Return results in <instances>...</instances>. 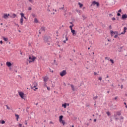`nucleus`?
<instances>
[{
    "instance_id": "obj_33",
    "label": "nucleus",
    "mask_w": 127,
    "mask_h": 127,
    "mask_svg": "<svg viewBox=\"0 0 127 127\" xmlns=\"http://www.w3.org/2000/svg\"><path fill=\"white\" fill-rule=\"evenodd\" d=\"M65 41H68V37L67 36V35L65 36Z\"/></svg>"
},
{
    "instance_id": "obj_48",
    "label": "nucleus",
    "mask_w": 127,
    "mask_h": 127,
    "mask_svg": "<svg viewBox=\"0 0 127 127\" xmlns=\"http://www.w3.org/2000/svg\"><path fill=\"white\" fill-rule=\"evenodd\" d=\"M118 37V35H115L114 36V38H117Z\"/></svg>"
},
{
    "instance_id": "obj_45",
    "label": "nucleus",
    "mask_w": 127,
    "mask_h": 127,
    "mask_svg": "<svg viewBox=\"0 0 127 127\" xmlns=\"http://www.w3.org/2000/svg\"><path fill=\"white\" fill-rule=\"evenodd\" d=\"M28 9V10H31V9H32V8H31V7H29Z\"/></svg>"
},
{
    "instance_id": "obj_53",
    "label": "nucleus",
    "mask_w": 127,
    "mask_h": 127,
    "mask_svg": "<svg viewBox=\"0 0 127 127\" xmlns=\"http://www.w3.org/2000/svg\"><path fill=\"white\" fill-rule=\"evenodd\" d=\"M121 89H123L124 88V85H122L121 86Z\"/></svg>"
},
{
    "instance_id": "obj_8",
    "label": "nucleus",
    "mask_w": 127,
    "mask_h": 127,
    "mask_svg": "<svg viewBox=\"0 0 127 127\" xmlns=\"http://www.w3.org/2000/svg\"><path fill=\"white\" fill-rule=\"evenodd\" d=\"M71 32L72 33V35L73 36H76L77 34L76 33V31H75V30H71Z\"/></svg>"
},
{
    "instance_id": "obj_47",
    "label": "nucleus",
    "mask_w": 127,
    "mask_h": 127,
    "mask_svg": "<svg viewBox=\"0 0 127 127\" xmlns=\"http://www.w3.org/2000/svg\"><path fill=\"white\" fill-rule=\"evenodd\" d=\"M117 15H118V16H121V13H118Z\"/></svg>"
},
{
    "instance_id": "obj_49",
    "label": "nucleus",
    "mask_w": 127,
    "mask_h": 127,
    "mask_svg": "<svg viewBox=\"0 0 127 127\" xmlns=\"http://www.w3.org/2000/svg\"><path fill=\"white\" fill-rule=\"evenodd\" d=\"M118 12H122V9H119L118 11Z\"/></svg>"
},
{
    "instance_id": "obj_36",
    "label": "nucleus",
    "mask_w": 127,
    "mask_h": 127,
    "mask_svg": "<svg viewBox=\"0 0 127 127\" xmlns=\"http://www.w3.org/2000/svg\"><path fill=\"white\" fill-rule=\"evenodd\" d=\"M30 2H31V3H33L34 2V1L33 0H28Z\"/></svg>"
},
{
    "instance_id": "obj_57",
    "label": "nucleus",
    "mask_w": 127,
    "mask_h": 127,
    "mask_svg": "<svg viewBox=\"0 0 127 127\" xmlns=\"http://www.w3.org/2000/svg\"><path fill=\"white\" fill-rule=\"evenodd\" d=\"M0 44H2V41H0Z\"/></svg>"
},
{
    "instance_id": "obj_7",
    "label": "nucleus",
    "mask_w": 127,
    "mask_h": 127,
    "mask_svg": "<svg viewBox=\"0 0 127 127\" xmlns=\"http://www.w3.org/2000/svg\"><path fill=\"white\" fill-rule=\"evenodd\" d=\"M126 18H127V15L126 14H123L122 16V19H123V20H126Z\"/></svg>"
},
{
    "instance_id": "obj_24",
    "label": "nucleus",
    "mask_w": 127,
    "mask_h": 127,
    "mask_svg": "<svg viewBox=\"0 0 127 127\" xmlns=\"http://www.w3.org/2000/svg\"><path fill=\"white\" fill-rule=\"evenodd\" d=\"M73 26H74V24H72V25L69 26V28H70V30H73Z\"/></svg>"
},
{
    "instance_id": "obj_41",
    "label": "nucleus",
    "mask_w": 127,
    "mask_h": 127,
    "mask_svg": "<svg viewBox=\"0 0 127 127\" xmlns=\"http://www.w3.org/2000/svg\"><path fill=\"white\" fill-rule=\"evenodd\" d=\"M47 88L48 91H50V87L47 86Z\"/></svg>"
},
{
    "instance_id": "obj_28",
    "label": "nucleus",
    "mask_w": 127,
    "mask_h": 127,
    "mask_svg": "<svg viewBox=\"0 0 127 127\" xmlns=\"http://www.w3.org/2000/svg\"><path fill=\"white\" fill-rule=\"evenodd\" d=\"M115 117V120H116V121H119V120H120V119L117 118V115H114Z\"/></svg>"
},
{
    "instance_id": "obj_4",
    "label": "nucleus",
    "mask_w": 127,
    "mask_h": 127,
    "mask_svg": "<svg viewBox=\"0 0 127 127\" xmlns=\"http://www.w3.org/2000/svg\"><path fill=\"white\" fill-rule=\"evenodd\" d=\"M66 74L67 72L65 70H63L60 73V76H61V77H64V76H65V75H66Z\"/></svg>"
},
{
    "instance_id": "obj_19",
    "label": "nucleus",
    "mask_w": 127,
    "mask_h": 127,
    "mask_svg": "<svg viewBox=\"0 0 127 127\" xmlns=\"http://www.w3.org/2000/svg\"><path fill=\"white\" fill-rule=\"evenodd\" d=\"M15 117H16L17 122H18V119H19V115H18L17 114H15Z\"/></svg>"
},
{
    "instance_id": "obj_59",
    "label": "nucleus",
    "mask_w": 127,
    "mask_h": 127,
    "mask_svg": "<svg viewBox=\"0 0 127 127\" xmlns=\"http://www.w3.org/2000/svg\"><path fill=\"white\" fill-rule=\"evenodd\" d=\"M94 122H97V119H94Z\"/></svg>"
},
{
    "instance_id": "obj_9",
    "label": "nucleus",
    "mask_w": 127,
    "mask_h": 127,
    "mask_svg": "<svg viewBox=\"0 0 127 127\" xmlns=\"http://www.w3.org/2000/svg\"><path fill=\"white\" fill-rule=\"evenodd\" d=\"M33 84H34L33 88H35L36 90H38V88L36 87H37V85H38L37 83L34 82Z\"/></svg>"
},
{
    "instance_id": "obj_50",
    "label": "nucleus",
    "mask_w": 127,
    "mask_h": 127,
    "mask_svg": "<svg viewBox=\"0 0 127 127\" xmlns=\"http://www.w3.org/2000/svg\"><path fill=\"white\" fill-rule=\"evenodd\" d=\"M94 75H98V73H97L96 72H94Z\"/></svg>"
},
{
    "instance_id": "obj_20",
    "label": "nucleus",
    "mask_w": 127,
    "mask_h": 127,
    "mask_svg": "<svg viewBox=\"0 0 127 127\" xmlns=\"http://www.w3.org/2000/svg\"><path fill=\"white\" fill-rule=\"evenodd\" d=\"M70 87L71 88V90H72L73 91H75V87H74L73 85L71 84Z\"/></svg>"
},
{
    "instance_id": "obj_62",
    "label": "nucleus",
    "mask_w": 127,
    "mask_h": 127,
    "mask_svg": "<svg viewBox=\"0 0 127 127\" xmlns=\"http://www.w3.org/2000/svg\"><path fill=\"white\" fill-rule=\"evenodd\" d=\"M124 105H125V106H127V103L125 102Z\"/></svg>"
},
{
    "instance_id": "obj_46",
    "label": "nucleus",
    "mask_w": 127,
    "mask_h": 127,
    "mask_svg": "<svg viewBox=\"0 0 127 127\" xmlns=\"http://www.w3.org/2000/svg\"><path fill=\"white\" fill-rule=\"evenodd\" d=\"M19 127H22V125L21 124H19Z\"/></svg>"
},
{
    "instance_id": "obj_42",
    "label": "nucleus",
    "mask_w": 127,
    "mask_h": 127,
    "mask_svg": "<svg viewBox=\"0 0 127 127\" xmlns=\"http://www.w3.org/2000/svg\"><path fill=\"white\" fill-rule=\"evenodd\" d=\"M44 87H46V88H47V85H46V83L45 82V83H44Z\"/></svg>"
},
{
    "instance_id": "obj_18",
    "label": "nucleus",
    "mask_w": 127,
    "mask_h": 127,
    "mask_svg": "<svg viewBox=\"0 0 127 127\" xmlns=\"http://www.w3.org/2000/svg\"><path fill=\"white\" fill-rule=\"evenodd\" d=\"M116 34V33L113 31H111V35L112 37L114 36Z\"/></svg>"
},
{
    "instance_id": "obj_10",
    "label": "nucleus",
    "mask_w": 127,
    "mask_h": 127,
    "mask_svg": "<svg viewBox=\"0 0 127 127\" xmlns=\"http://www.w3.org/2000/svg\"><path fill=\"white\" fill-rule=\"evenodd\" d=\"M6 66H7V67H11V65H12V64H11V63L9 62H7L6 63Z\"/></svg>"
},
{
    "instance_id": "obj_22",
    "label": "nucleus",
    "mask_w": 127,
    "mask_h": 127,
    "mask_svg": "<svg viewBox=\"0 0 127 127\" xmlns=\"http://www.w3.org/2000/svg\"><path fill=\"white\" fill-rule=\"evenodd\" d=\"M12 17L13 18H15V17H16V15L15 14V13H13V14H12Z\"/></svg>"
},
{
    "instance_id": "obj_44",
    "label": "nucleus",
    "mask_w": 127,
    "mask_h": 127,
    "mask_svg": "<svg viewBox=\"0 0 127 127\" xmlns=\"http://www.w3.org/2000/svg\"><path fill=\"white\" fill-rule=\"evenodd\" d=\"M112 20H113V21L116 20V18L113 17V18H112Z\"/></svg>"
},
{
    "instance_id": "obj_54",
    "label": "nucleus",
    "mask_w": 127,
    "mask_h": 127,
    "mask_svg": "<svg viewBox=\"0 0 127 127\" xmlns=\"http://www.w3.org/2000/svg\"><path fill=\"white\" fill-rule=\"evenodd\" d=\"M109 28H110V29H112V25L109 26Z\"/></svg>"
},
{
    "instance_id": "obj_6",
    "label": "nucleus",
    "mask_w": 127,
    "mask_h": 127,
    "mask_svg": "<svg viewBox=\"0 0 127 127\" xmlns=\"http://www.w3.org/2000/svg\"><path fill=\"white\" fill-rule=\"evenodd\" d=\"M19 95L21 98V99H24V94L22 92H19Z\"/></svg>"
},
{
    "instance_id": "obj_31",
    "label": "nucleus",
    "mask_w": 127,
    "mask_h": 127,
    "mask_svg": "<svg viewBox=\"0 0 127 127\" xmlns=\"http://www.w3.org/2000/svg\"><path fill=\"white\" fill-rule=\"evenodd\" d=\"M59 9H63V10H65L64 8V5H63V7L59 8Z\"/></svg>"
},
{
    "instance_id": "obj_1",
    "label": "nucleus",
    "mask_w": 127,
    "mask_h": 127,
    "mask_svg": "<svg viewBox=\"0 0 127 127\" xmlns=\"http://www.w3.org/2000/svg\"><path fill=\"white\" fill-rule=\"evenodd\" d=\"M52 42V40H51L50 37L46 36L44 37V43H47L48 45H50V43Z\"/></svg>"
},
{
    "instance_id": "obj_52",
    "label": "nucleus",
    "mask_w": 127,
    "mask_h": 127,
    "mask_svg": "<svg viewBox=\"0 0 127 127\" xmlns=\"http://www.w3.org/2000/svg\"><path fill=\"white\" fill-rule=\"evenodd\" d=\"M115 100H118V96H116L115 97Z\"/></svg>"
},
{
    "instance_id": "obj_27",
    "label": "nucleus",
    "mask_w": 127,
    "mask_h": 127,
    "mask_svg": "<svg viewBox=\"0 0 127 127\" xmlns=\"http://www.w3.org/2000/svg\"><path fill=\"white\" fill-rule=\"evenodd\" d=\"M34 22L36 23H38V20H37V18H35L34 19Z\"/></svg>"
},
{
    "instance_id": "obj_43",
    "label": "nucleus",
    "mask_w": 127,
    "mask_h": 127,
    "mask_svg": "<svg viewBox=\"0 0 127 127\" xmlns=\"http://www.w3.org/2000/svg\"><path fill=\"white\" fill-rule=\"evenodd\" d=\"M98 80H99L100 81H102V77H99L98 78Z\"/></svg>"
},
{
    "instance_id": "obj_60",
    "label": "nucleus",
    "mask_w": 127,
    "mask_h": 127,
    "mask_svg": "<svg viewBox=\"0 0 127 127\" xmlns=\"http://www.w3.org/2000/svg\"><path fill=\"white\" fill-rule=\"evenodd\" d=\"M63 42H64V43H66V40H64V41H63Z\"/></svg>"
},
{
    "instance_id": "obj_58",
    "label": "nucleus",
    "mask_w": 127,
    "mask_h": 127,
    "mask_svg": "<svg viewBox=\"0 0 127 127\" xmlns=\"http://www.w3.org/2000/svg\"><path fill=\"white\" fill-rule=\"evenodd\" d=\"M47 10H48V11H49V12H50V9L49 8H48V9H47Z\"/></svg>"
},
{
    "instance_id": "obj_56",
    "label": "nucleus",
    "mask_w": 127,
    "mask_h": 127,
    "mask_svg": "<svg viewBox=\"0 0 127 127\" xmlns=\"http://www.w3.org/2000/svg\"><path fill=\"white\" fill-rule=\"evenodd\" d=\"M15 25H16V26H18V27H19V25L18 24H15Z\"/></svg>"
},
{
    "instance_id": "obj_39",
    "label": "nucleus",
    "mask_w": 127,
    "mask_h": 127,
    "mask_svg": "<svg viewBox=\"0 0 127 127\" xmlns=\"http://www.w3.org/2000/svg\"><path fill=\"white\" fill-rule=\"evenodd\" d=\"M105 59H106V60H110V58H109V57H106L105 58Z\"/></svg>"
},
{
    "instance_id": "obj_40",
    "label": "nucleus",
    "mask_w": 127,
    "mask_h": 127,
    "mask_svg": "<svg viewBox=\"0 0 127 127\" xmlns=\"http://www.w3.org/2000/svg\"><path fill=\"white\" fill-rule=\"evenodd\" d=\"M56 34H57V36H59L58 33H59V32H58V31H56Z\"/></svg>"
},
{
    "instance_id": "obj_32",
    "label": "nucleus",
    "mask_w": 127,
    "mask_h": 127,
    "mask_svg": "<svg viewBox=\"0 0 127 127\" xmlns=\"http://www.w3.org/2000/svg\"><path fill=\"white\" fill-rule=\"evenodd\" d=\"M110 62H111V63L112 64H114L115 63L114 62V60H112V59H110Z\"/></svg>"
},
{
    "instance_id": "obj_26",
    "label": "nucleus",
    "mask_w": 127,
    "mask_h": 127,
    "mask_svg": "<svg viewBox=\"0 0 127 127\" xmlns=\"http://www.w3.org/2000/svg\"><path fill=\"white\" fill-rule=\"evenodd\" d=\"M76 12H78V14H81V10H76Z\"/></svg>"
},
{
    "instance_id": "obj_13",
    "label": "nucleus",
    "mask_w": 127,
    "mask_h": 127,
    "mask_svg": "<svg viewBox=\"0 0 127 127\" xmlns=\"http://www.w3.org/2000/svg\"><path fill=\"white\" fill-rule=\"evenodd\" d=\"M124 29V32H122L121 34H125L126 33V31H127V27H125Z\"/></svg>"
},
{
    "instance_id": "obj_21",
    "label": "nucleus",
    "mask_w": 127,
    "mask_h": 127,
    "mask_svg": "<svg viewBox=\"0 0 127 127\" xmlns=\"http://www.w3.org/2000/svg\"><path fill=\"white\" fill-rule=\"evenodd\" d=\"M20 14L21 15V18H23V17H24V13L21 12Z\"/></svg>"
},
{
    "instance_id": "obj_3",
    "label": "nucleus",
    "mask_w": 127,
    "mask_h": 127,
    "mask_svg": "<svg viewBox=\"0 0 127 127\" xmlns=\"http://www.w3.org/2000/svg\"><path fill=\"white\" fill-rule=\"evenodd\" d=\"M59 122L61 124H62L64 126H65V121L63 120V115H61L59 117Z\"/></svg>"
},
{
    "instance_id": "obj_64",
    "label": "nucleus",
    "mask_w": 127,
    "mask_h": 127,
    "mask_svg": "<svg viewBox=\"0 0 127 127\" xmlns=\"http://www.w3.org/2000/svg\"><path fill=\"white\" fill-rule=\"evenodd\" d=\"M125 107H126V109H127V105H126Z\"/></svg>"
},
{
    "instance_id": "obj_34",
    "label": "nucleus",
    "mask_w": 127,
    "mask_h": 127,
    "mask_svg": "<svg viewBox=\"0 0 127 127\" xmlns=\"http://www.w3.org/2000/svg\"><path fill=\"white\" fill-rule=\"evenodd\" d=\"M97 99H98V96L93 97V100H97Z\"/></svg>"
},
{
    "instance_id": "obj_25",
    "label": "nucleus",
    "mask_w": 127,
    "mask_h": 127,
    "mask_svg": "<svg viewBox=\"0 0 127 127\" xmlns=\"http://www.w3.org/2000/svg\"><path fill=\"white\" fill-rule=\"evenodd\" d=\"M41 30H42V31H45V27H41Z\"/></svg>"
},
{
    "instance_id": "obj_23",
    "label": "nucleus",
    "mask_w": 127,
    "mask_h": 127,
    "mask_svg": "<svg viewBox=\"0 0 127 127\" xmlns=\"http://www.w3.org/2000/svg\"><path fill=\"white\" fill-rule=\"evenodd\" d=\"M3 39L4 41H8V39L5 37H3Z\"/></svg>"
},
{
    "instance_id": "obj_55",
    "label": "nucleus",
    "mask_w": 127,
    "mask_h": 127,
    "mask_svg": "<svg viewBox=\"0 0 127 127\" xmlns=\"http://www.w3.org/2000/svg\"><path fill=\"white\" fill-rule=\"evenodd\" d=\"M82 17H83V18H84V19H85V18H86V17H85V16H84V15H82Z\"/></svg>"
},
{
    "instance_id": "obj_17",
    "label": "nucleus",
    "mask_w": 127,
    "mask_h": 127,
    "mask_svg": "<svg viewBox=\"0 0 127 127\" xmlns=\"http://www.w3.org/2000/svg\"><path fill=\"white\" fill-rule=\"evenodd\" d=\"M116 114H117L116 116H122V112L120 111H117L116 112Z\"/></svg>"
},
{
    "instance_id": "obj_61",
    "label": "nucleus",
    "mask_w": 127,
    "mask_h": 127,
    "mask_svg": "<svg viewBox=\"0 0 127 127\" xmlns=\"http://www.w3.org/2000/svg\"><path fill=\"white\" fill-rule=\"evenodd\" d=\"M107 40H108V41L109 42H111V40H110V39H108Z\"/></svg>"
},
{
    "instance_id": "obj_37",
    "label": "nucleus",
    "mask_w": 127,
    "mask_h": 127,
    "mask_svg": "<svg viewBox=\"0 0 127 127\" xmlns=\"http://www.w3.org/2000/svg\"><path fill=\"white\" fill-rule=\"evenodd\" d=\"M1 124H2V125H3L4 124H5V122L3 120H2L1 122Z\"/></svg>"
},
{
    "instance_id": "obj_12",
    "label": "nucleus",
    "mask_w": 127,
    "mask_h": 127,
    "mask_svg": "<svg viewBox=\"0 0 127 127\" xmlns=\"http://www.w3.org/2000/svg\"><path fill=\"white\" fill-rule=\"evenodd\" d=\"M20 23L21 25H23V18H21L20 19Z\"/></svg>"
},
{
    "instance_id": "obj_14",
    "label": "nucleus",
    "mask_w": 127,
    "mask_h": 127,
    "mask_svg": "<svg viewBox=\"0 0 127 127\" xmlns=\"http://www.w3.org/2000/svg\"><path fill=\"white\" fill-rule=\"evenodd\" d=\"M44 81L45 83H46L48 81V77L47 76H45V77H44Z\"/></svg>"
},
{
    "instance_id": "obj_5",
    "label": "nucleus",
    "mask_w": 127,
    "mask_h": 127,
    "mask_svg": "<svg viewBox=\"0 0 127 127\" xmlns=\"http://www.w3.org/2000/svg\"><path fill=\"white\" fill-rule=\"evenodd\" d=\"M95 4H96L97 7H99V6H100V3H99V2H96V1H93L92 2L91 6H92V5H95Z\"/></svg>"
},
{
    "instance_id": "obj_51",
    "label": "nucleus",
    "mask_w": 127,
    "mask_h": 127,
    "mask_svg": "<svg viewBox=\"0 0 127 127\" xmlns=\"http://www.w3.org/2000/svg\"><path fill=\"white\" fill-rule=\"evenodd\" d=\"M25 125H27V121H25Z\"/></svg>"
},
{
    "instance_id": "obj_15",
    "label": "nucleus",
    "mask_w": 127,
    "mask_h": 127,
    "mask_svg": "<svg viewBox=\"0 0 127 127\" xmlns=\"http://www.w3.org/2000/svg\"><path fill=\"white\" fill-rule=\"evenodd\" d=\"M62 107L64 109H66L67 108V103H64V104H62Z\"/></svg>"
},
{
    "instance_id": "obj_35",
    "label": "nucleus",
    "mask_w": 127,
    "mask_h": 127,
    "mask_svg": "<svg viewBox=\"0 0 127 127\" xmlns=\"http://www.w3.org/2000/svg\"><path fill=\"white\" fill-rule=\"evenodd\" d=\"M57 45H58L59 47H60V44H59V42L58 41L57 42Z\"/></svg>"
},
{
    "instance_id": "obj_63",
    "label": "nucleus",
    "mask_w": 127,
    "mask_h": 127,
    "mask_svg": "<svg viewBox=\"0 0 127 127\" xmlns=\"http://www.w3.org/2000/svg\"><path fill=\"white\" fill-rule=\"evenodd\" d=\"M50 124H53V122H50Z\"/></svg>"
},
{
    "instance_id": "obj_11",
    "label": "nucleus",
    "mask_w": 127,
    "mask_h": 127,
    "mask_svg": "<svg viewBox=\"0 0 127 127\" xmlns=\"http://www.w3.org/2000/svg\"><path fill=\"white\" fill-rule=\"evenodd\" d=\"M120 123H124V117L121 116L120 117Z\"/></svg>"
},
{
    "instance_id": "obj_29",
    "label": "nucleus",
    "mask_w": 127,
    "mask_h": 127,
    "mask_svg": "<svg viewBox=\"0 0 127 127\" xmlns=\"http://www.w3.org/2000/svg\"><path fill=\"white\" fill-rule=\"evenodd\" d=\"M78 5H79L80 7H82L83 6V4L81 3L80 2H78Z\"/></svg>"
},
{
    "instance_id": "obj_38",
    "label": "nucleus",
    "mask_w": 127,
    "mask_h": 127,
    "mask_svg": "<svg viewBox=\"0 0 127 127\" xmlns=\"http://www.w3.org/2000/svg\"><path fill=\"white\" fill-rule=\"evenodd\" d=\"M5 106H6V109H7V110H10V108H9V107H8V106H7V105H5Z\"/></svg>"
},
{
    "instance_id": "obj_16",
    "label": "nucleus",
    "mask_w": 127,
    "mask_h": 127,
    "mask_svg": "<svg viewBox=\"0 0 127 127\" xmlns=\"http://www.w3.org/2000/svg\"><path fill=\"white\" fill-rule=\"evenodd\" d=\"M3 18H4L5 19H7V18H8L7 14L5 13L3 14Z\"/></svg>"
},
{
    "instance_id": "obj_2",
    "label": "nucleus",
    "mask_w": 127,
    "mask_h": 127,
    "mask_svg": "<svg viewBox=\"0 0 127 127\" xmlns=\"http://www.w3.org/2000/svg\"><path fill=\"white\" fill-rule=\"evenodd\" d=\"M29 63H31L32 62H34L35 61V59H36V57L33 56H29Z\"/></svg>"
},
{
    "instance_id": "obj_30",
    "label": "nucleus",
    "mask_w": 127,
    "mask_h": 127,
    "mask_svg": "<svg viewBox=\"0 0 127 127\" xmlns=\"http://www.w3.org/2000/svg\"><path fill=\"white\" fill-rule=\"evenodd\" d=\"M106 114L107 116H108V117H110V116H111V113H110V112H107Z\"/></svg>"
}]
</instances>
